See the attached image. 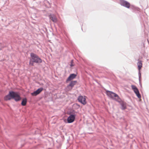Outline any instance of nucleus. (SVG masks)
Instances as JSON below:
<instances>
[{
  "label": "nucleus",
  "mask_w": 149,
  "mask_h": 149,
  "mask_svg": "<svg viewBox=\"0 0 149 149\" xmlns=\"http://www.w3.org/2000/svg\"><path fill=\"white\" fill-rule=\"evenodd\" d=\"M31 60L33 62L37 63H40L42 62V60L36 54L32 53L31 54Z\"/></svg>",
  "instance_id": "nucleus-1"
},
{
  "label": "nucleus",
  "mask_w": 149,
  "mask_h": 149,
  "mask_svg": "<svg viewBox=\"0 0 149 149\" xmlns=\"http://www.w3.org/2000/svg\"><path fill=\"white\" fill-rule=\"evenodd\" d=\"M11 94L12 97V99H14L16 101H18L21 100V98L18 93L12 91V93Z\"/></svg>",
  "instance_id": "nucleus-2"
},
{
  "label": "nucleus",
  "mask_w": 149,
  "mask_h": 149,
  "mask_svg": "<svg viewBox=\"0 0 149 149\" xmlns=\"http://www.w3.org/2000/svg\"><path fill=\"white\" fill-rule=\"evenodd\" d=\"M107 94L109 97L113 98L116 100H118L119 99L118 95L113 92L107 91Z\"/></svg>",
  "instance_id": "nucleus-3"
},
{
  "label": "nucleus",
  "mask_w": 149,
  "mask_h": 149,
  "mask_svg": "<svg viewBox=\"0 0 149 149\" xmlns=\"http://www.w3.org/2000/svg\"><path fill=\"white\" fill-rule=\"evenodd\" d=\"M85 96H79L78 98V100L79 102L81 103L84 105H85L86 104Z\"/></svg>",
  "instance_id": "nucleus-4"
},
{
  "label": "nucleus",
  "mask_w": 149,
  "mask_h": 149,
  "mask_svg": "<svg viewBox=\"0 0 149 149\" xmlns=\"http://www.w3.org/2000/svg\"><path fill=\"white\" fill-rule=\"evenodd\" d=\"M131 87L132 89L133 90L137 97L139 98H141V95L137 88L135 86L133 85L131 86Z\"/></svg>",
  "instance_id": "nucleus-5"
},
{
  "label": "nucleus",
  "mask_w": 149,
  "mask_h": 149,
  "mask_svg": "<svg viewBox=\"0 0 149 149\" xmlns=\"http://www.w3.org/2000/svg\"><path fill=\"white\" fill-rule=\"evenodd\" d=\"M75 116L73 114H71L67 118L68 123H70L73 122L75 119Z\"/></svg>",
  "instance_id": "nucleus-6"
},
{
  "label": "nucleus",
  "mask_w": 149,
  "mask_h": 149,
  "mask_svg": "<svg viewBox=\"0 0 149 149\" xmlns=\"http://www.w3.org/2000/svg\"><path fill=\"white\" fill-rule=\"evenodd\" d=\"M43 88H40L38 89H37L36 91H34L33 92L31 93V95L32 96H36L37 95L39 94L42 90Z\"/></svg>",
  "instance_id": "nucleus-7"
},
{
  "label": "nucleus",
  "mask_w": 149,
  "mask_h": 149,
  "mask_svg": "<svg viewBox=\"0 0 149 149\" xmlns=\"http://www.w3.org/2000/svg\"><path fill=\"white\" fill-rule=\"evenodd\" d=\"M120 4L127 8H129L130 7V4L127 2L125 1H121Z\"/></svg>",
  "instance_id": "nucleus-8"
},
{
  "label": "nucleus",
  "mask_w": 149,
  "mask_h": 149,
  "mask_svg": "<svg viewBox=\"0 0 149 149\" xmlns=\"http://www.w3.org/2000/svg\"><path fill=\"white\" fill-rule=\"evenodd\" d=\"M12 93V91H10L9 92V93L4 98V100H10L11 99H12V97L11 95V94Z\"/></svg>",
  "instance_id": "nucleus-9"
},
{
  "label": "nucleus",
  "mask_w": 149,
  "mask_h": 149,
  "mask_svg": "<svg viewBox=\"0 0 149 149\" xmlns=\"http://www.w3.org/2000/svg\"><path fill=\"white\" fill-rule=\"evenodd\" d=\"M77 76V75L74 74H71L70 76L68 77V78L67 79V81H70L74 78H75L76 76Z\"/></svg>",
  "instance_id": "nucleus-10"
},
{
  "label": "nucleus",
  "mask_w": 149,
  "mask_h": 149,
  "mask_svg": "<svg viewBox=\"0 0 149 149\" xmlns=\"http://www.w3.org/2000/svg\"><path fill=\"white\" fill-rule=\"evenodd\" d=\"M49 18L54 22H56L57 21V18L54 15H50L49 16Z\"/></svg>",
  "instance_id": "nucleus-11"
},
{
  "label": "nucleus",
  "mask_w": 149,
  "mask_h": 149,
  "mask_svg": "<svg viewBox=\"0 0 149 149\" xmlns=\"http://www.w3.org/2000/svg\"><path fill=\"white\" fill-rule=\"evenodd\" d=\"M138 69L139 70L141 69L142 65V63L141 61H139L137 63Z\"/></svg>",
  "instance_id": "nucleus-12"
},
{
  "label": "nucleus",
  "mask_w": 149,
  "mask_h": 149,
  "mask_svg": "<svg viewBox=\"0 0 149 149\" xmlns=\"http://www.w3.org/2000/svg\"><path fill=\"white\" fill-rule=\"evenodd\" d=\"M77 83V81H72L70 82L69 85L72 87L73 88L74 86Z\"/></svg>",
  "instance_id": "nucleus-13"
},
{
  "label": "nucleus",
  "mask_w": 149,
  "mask_h": 149,
  "mask_svg": "<svg viewBox=\"0 0 149 149\" xmlns=\"http://www.w3.org/2000/svg\"><path fill=\"white\" fill-rule=\"evenodd\" d=\"M27 102V99L24 98L23 99L21 103L22 105L24 106L26 105Z\"/></svg>",
  "instance_id": "nucleus-14"
},
{
  "label": "nucleus",
  "mask_w": 149,
  "mask_h": 149,
  "mask_svg": "<svg viewBox=\"0 0 149 149\" xmlns=\"http://www.w3.org/2000/svg\"><path fill=\"white\" fill-rule=\"evenodd\" d=\"M122 109L123 110L125 109L126 108V104L124 102H122L121 103Z\"/></svg>",
  "instance_id": "nucleus-15"
},
{
  "label": "nucleus",
  "mask_w": 149,
  "mask_h": 149,
  "mask_svg": "<svg viewBox=\"0 0 149 149\" xmlns=\"http://www.w3.org/2000/svg\"><path fill=\"white\" fill-rule=\"evenodd\" d=\"M72 88V87L71 86H70L69 85H68L66 87L65 89L66 91H71Z\"/></svg>",
  "instance_id": "nucleus-16"
},
{
  "label": "nucleus",
  "mask_w": 149,
  "mask_h": 149,
  "mask_svg": "<svg viewBox=\"0 0 149 149\" xmlns=\"http://www.w3.org/2000/svg\"><path fill=\"white\" fill-rule=\"evenodd\" d=\"M34 63V62H33V61L31 60V59H30V61H29V64L31 65V66H33L34 65V63Z\"/></svg>",
  "instance_id": "nucleus-17"
},
{
  "label": "nucleus",
  "mask_w": 149,
  "mask_h": 149,
  "mask_svg": "<svg viewBox=\"0 0 149 149\" xmlns=\"http://www.w3.org/2000/svg\"><path fill=\"white\" fill-rule=\"evenodd\" d=\"M73 60H72L71 61V64H70V66L71 67H72V66H74V65L73 64Z\"/></svg>",
  "instance_id": "nucleus-18"
}]
</instances>
